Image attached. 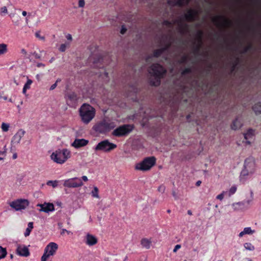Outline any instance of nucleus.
I'll use <instances>...</instances> for the list:
<instances>
[{"mask_svg": "<svg viewBox=\"0 0 261 261\" xmlns=\"http://www.w3.org/2000/svg\"><path fill=\"white\" fill-rule=\"evenodd\" d=\"M69 46V43L62 44L59 48V50L61 52H64L66 49V48Z\"/></svg>", "mask_w": 261, "mask_h": 261, "instance_id": "nucleus-39", "label": "nucleus"}, {"mask_svg": "<svg viewBox=\"0 0 261 261\" xmlns=\"http://www.w3.org/2000/svg\"><path fill=\"white\" fill-rule=\"evenodd\" d=\"M58 245L54 242L49 243L45 248L43 255L41 257V261H51L50 257L55 254Z\"/></svg>", "mask_w": 261, "mask_h": 261, "instance_id": "nucleus-7", "label": "nucleus"}, {"mask_svg": "<svg viewBox=\"0 0 261 261\" xmlns=\"http://www.w3.org/2000/svg\"><path fill=\"white\" fill-rule=\"evenodd\" d=\"M252 48V45L251 44H248L247 46L244 47L243 49V53H246L250 50Z\"/></svg>", "mask_w": 261, "mask_h": 261, "instance_id": "nucleus-46", "label": "nucleus"}, {"mask_svg": "<svg viewBox=\"0 0 261 261\" xmlns=\"http://www.w3.org/2000/svg\"><path fill=\"white\" fill-rule=\"evenodd\" d=\"M61 153L63 155V157L64 158L65 162L67 161L68 159L70 157V152L67 149H64L62 150H61Z\"/></svg>", "mask_w": 261, "mask_h": 261, "instance_id": "nucleus-28", "label": "nucleus"}, {"mask_svg": "<svg viewBox=\"0 0 261 261\" xmlns=\"http://www.w3.org/2000/svg\"><path fill=\"white\" fill-rule=\"evenodd\" d=\"M241 261H252L251 259L249 258H245L242 259Z\"/></svg>", "mask_w": 261, "mask_h": 261, "instance_id": "nucleus-59", "label": "nucleus"}, {"mask_svg": "<svg viewBox=\"0 0 261 261\" xmlns=\"http://www.w3.org/2000/svg\"><path fill=\"white\" fill-rule=\"evenodd\" d=\"M190 0H169L168 4L171 6L182 7L189 4Z\"/></svg>", "mask_w": 261, "mask_h": 261, "instance_id": "nucleus-20", "label": "nucleus"}, {"mask_svg": "<svg viewBox=\"0 0 261 261\" xmlns=\"http://www.w3.org/2000/svg\"><path fill=\"white\" fill-rule=\"evenodd\" d=\"M65 232H67L68 234H71V232L68 230H67L66 229H62V231L61 232V234H64Z\"/></svg>", "mask_w": 261, "mask_h": 261, "instance_id": "nucleus-50", "label": "nucleus"}, {"mask_svg": "<svg viewBox=\"0 0 261 261\" xmlns=\"http://www.w3.org/2000/svg\"><path fill=\"white\" fill-rule=\"evenodd\" d=\"M65 98L67 104L70 106H73L77 101L78 97L77 95L74 92H70L67 93Z\"/></svg>", "mask_w": 261, "mask_h": 261, "instance_id": "nucleus-17", "label": "nucleus"}, {"mask_svg": "<svg viewBox=\"0 0 261 261\" xmlns=\"http://www.w3.org/2000/svg\"><path fill=\"white\" fill-rule=\"evenodd\" d=\"M63 186L67 188H75L83 186V182L81 178L73 177L65 180Z\"/></svg>", "mask_w": 261, "mask_h": 261, "instance_id": "nucleus-9", "label": "nucleus"}, {"mask_svg": "<svg viewBox=\"0 0 261 261\" xmlns=\"http://www.w3.org/2000/svg\"><path fill=\"white\" fill-rule=\"evenodd\" d=\"M133 128L134 126L132 125L124 124L115 129L112 134L113 136L117 137L126 136L130 133Z\"/></svg>", "mask_w": 261, "mask_h": 261, "instance_id": "nucleus-8", "label": "nucleus"}, {"mask_svg": "<svg viewBox=\"0 0 261 261\" xmlns=\"http://www.w3.org/2000/svg\"><path fill=\"white\" fill-rule=\"evenodd\" d=\"M21 53H22L24 55H26L27 54V51L24 49H23V48H22L21 50Z\"/></svg>", "mask_w": 261, "mask_h": 261, "instance_id": "nucleus-61", "label": "nucleus"}, {"mask_svg": "<svg viewBox=\"0 0 261 261\" xmlns=\"http://www.w3.org/2000/svg\"><path fill=\"white\" fill-rule=\"evenodd\" d=\"M32 82H33L31 80L28 79L27 82L24 84L22 89V92L23 94H25L26 93L27 90L30 88V86L32 84Z\"/></svg>", "mask_w": 261, "mask_h": 261, "instance_id": "nucleus-29", "label": "nucleus"}, {"mask_svg": "<svg viewBox=\"0 0 261 261\" xmlns=\"http://www.w3.org/2000/svg\"><path fill=\"white\" fill-rule=\"evenodd\" d=\"M252 109L256 115L261 114V101L255 103Z\"/></svg>", "mask_w": 261, "mask_h": 261, "instance_id": "nucleus-26", "label": "nucleus"}, {"mask_svg": "<svg viewBox=\"0 0 261 261\" xmlns=\"http://www.w3.org/2000/svg\"><path fill=\"white\" fill-rule=\"evenodd\" d=\"M181 248V245H179V244H177L176 245L175 247H174V248L173 250V252H176L177 251V250H178L179 249H180Z\"/></svg>", "mask_w": 261, "mask_h": 261, "instance_id": "nucleus-51", "label": "nucleus"}, {"mask_svg": "<svg viewBox=\"0 0 261 261\" xmlns=\"http://www.w3.org/2000/svg\"><path fill=\"white\" fill-rule=\"evenodd\" d=\"M58 181L57 180H48L46 182L47 186H51L53 188H56L58 186Z\"/></svg>", "mask_w": 261, "mask_h": 261, "instance_id": "nucleus-36", "label": "nucleus"}, {"mask_svg": "<svg viewBox=\"0 0 261 261\" xmlns=\"http://www.w3.org/2000/svg\"><path fill=\"white\" fill-rule=\"evenodd\" d=\"M10 127V125L8 123L3 122L1 125V128L4 132H7L8 131Z\"/></svg>", "mask_w": 261, "mask_h": 261, "instance_id": "nucleus-33", "label": "nucleus"}, {"mask_svg": "<svg viewBox=\"0 0 261 261\" xmlns=\"http://www.w3.org/2000/svg\"><path fill=\"white\" fill-rule=\"evenodd\" d=\"M201 183V181H200V180H198V181H197L196 182V186H199L200 185Z\"/></svg>", "mask_w": 261, "mask_h": 261, "instance_id": "nucleus-64", "label": "nucleus"}, {"mask_svg": "<svg viewBox=\"0 0 261 261\" xmlns=\"http://www.w3.org/2000/svg\"><path fill=\"white\" fill-rule=\"evenodd\" d=\"M33 228V222H30L28 224V227L25 229V231L24 233V236L28 237L30 235L31 231H32V229Z\"/></svg>", "mask_w": 261, "mask_h": 261, "instance_id": "nucleus-27", "label": "nucleus"}, {"mask_svg": "<svg viewBox=\"0 0 261 261\" xmlns=\"http://www.w3.org/2000/svg\"><path fill=\"white\" fill-rule=\"evenodd\" d=\"M245 248L249 251H252L254 249V246L250 243H246L244 244Z\"/></svg>", "mask_w": 261, "mask_h": 261, "instance_id": "nucleus-32", "label": "nucleus"}, {"mask_svg": "<svg viewBox=\"0 0 261 261\" xmlns=\"http://www.w3.org/2000/svg\"><path fill=\"white\" fill-rule=\"evenodd\" d=\"M213 21L217 27L219 28L225 27L229 25L230 21L221 16H217L213 18Z\"/></svg>", "mask_w": 261, "mask_h": 261, "instance_id": "nucleus-11", "label": "nucleus"}, {"mask_svg": "<svg viewBox=\"0 0 261 261\" xmlns=\"http://www.w3.org/2000/svg\"><path fill=\"white\" fill-rule=\"evenodd\" d=\"M37 67H45V65L44 64H43V63H38L37 64Z\"/></svg>", "mask_w": 261, "mask_h": 261, "instance_id": "nucleus-55", "label": "nucleus"}, {"mask_svg": "<svg viewBox=\"0 0 261 261\" xmlns=\"http://www.w3.org/2000/svg\"><path fill=\"white\" fill-rule=\"evenodd\" d=\"M7 253L6 249L2 246H0V259L5 258Z\"/></svg>", "mask_w": 261, "mask_h": 261, "instance_id": "nucleus-31", "label": "nucleus"}, {"mask_svg": "<svg viewBox=\"0 0 261 261\" xmlns=\"http://www.w3.org/2000/svg\"><path fill=\"white\" fill-rule=\"evenodd\" d=\"M35 36L41 39V40H45V37L44 36H41L40 35V33L39 32H36L35 33Z\"/></svg>", "mask_w": 261, "mask_h": 261, "instance_id": "nucleus-48", "label": "nucleus"}, {"mask_svg": "<svg viewBox=\"0 0 261 261\" xmlns=\"http://www.w3.org/2000/svg\"><path fill=\"white\" fill-rule=\"evenodd\" d=\"M61 81V80L60 79H58L56 80V81L55 83H54V84H53V85L50 86V88H49V90H54V89L57 87V85H58V83H60Z\"/></svg>", "mask_w": 261, "mask_h": 261, "instance_id": "nucleus-43", "label": "nucleus"}, {"mask_svg": "<svg viewBox=\"0 0 261 261\" xmlns=\"http://www.w3.org/2000/svg\"><path fill=\"white\" fill-rule=\"evenodd\" d=\"M8 13V10L6 7L4 6L1 8L0 14L2 16H4Z\"/></svg>", "mask_w": 261, "mask_h": 261, "instance_id": "nucleus-42", "label": "nucleus"}, {"mask_svg": "<svg viewBox=\"0 0 261 261\" xmlns=\"http://www.w3.org/2000/svg\"><path fill=\"white\" fill-rule=\"evenodd\" d=\"M29 204L27 200L19 199L16 201H12L10 203V205L11 207L16 211H21L25 208L26 206Z\"/></svg>", "mask_w": 261, "mask_h": 261, "instance_id": "nucleus-10", "label": "nucleus"}, {"mask_svg": "<svg viewBox=\"0 0 261 261\" xmlns=\"http://www.w3.org/2000/svg\"><path fill=\"white\" fill-rule=\"evenodd\" d=\"M25 132L22 129H19L17 132L12 137L11 144L12 145L15 146L18 144L21 141V138L24 136Z\"/></svg>", "mask_w": 261, "mask_h": 261, "instance_id": "nucleus-13", "label": "nucleus"}, {"mask_svg": "<svg viewBox=\"0 0 261 261\" xmlns=\"http://www.w3.org/2000/svg\"><path fill=\"white\" fill-rule=\"evenodd\" d=\"M150 75L149 81L151 85L158 86L160 84L161 79L166 73V70L160 64H153L148 69Z\"/></svg>", "mask_w": 261, "mask_h": 261, "instance_id": "nucleus-2", "label": "nucleus"}, {"mask_svg": "<svg viewBox=\"0 0 261 261\" xmlns=\"http://www.w3.org/2000/svg\"><path fill=\"white\" fill-rule=\"evenodd\" d=\"M22 14L23 16H25L27 15V12L25 11H22Z\"/></svg>", "mask_w": 261, "mask_h": 261, "instance_id": "nucleus-63", "label": "nucleus"}, {"mask_svg": "<svg viewBox=\"0 0 261 261\" xmlns=\"http://www.w3.org/2000/svg\"><path fill=\"white\" fill-rule=\"evenodd\" d=\"M17 153H14L13 155H12V159L13 160H15V159H17Z\"/></svg>", "mask_w": 261, "mask_h": 261, "instance_id": "nucleus-58", "label": "nucleus"}, {"mask_svg": "<svg viewBox=\"0 0 261 261\" xmlns=\"http://www.w3.org/2000/svg\"><path fill=\"white\" fill-rule=\"evenodd\" d=\"M85 243L89 246H93L97 243V239L94 236L88 233L85 238Z\"/></svg>", "mask_w": 261, "mask_h": 261, "instance_id": "nucleus-21", "label": "nucleus"}, {"mask_svg": "<svg viewBox=\"0 0 261 261\" xmlns=\"http://www.w3.org/2000/svg\"><path fill=\"white\" fill-rule=\"evenodd\" d=\"M85 6V1L84 0H80L79 1V7L80 8H83Z\"/></svg>", "mask_w": 261, "mask_h": 261, "instance_id": "nucleus-49", "label": "nucleus"}, {"mask_svg": "<svg viewBox=\"0 0 261 261\" xmlns=\"http://www.w3.org/2000/svg\"><path fill=\"white\" fill-rule=\"evenodd\" d=\"M172 194L175 199H176V200L178 199V197L175 191H172Z\"/></svg>", "mask_w": 261, "mask_h": 261, "instance_id": "nucleus-53", "label": "nucleus"}, {"mask_svg": "<svg viewBox=\"0 0 261 261\" xmlns=\"http://www.w3.org/2000/svg\"><path fill=\"white\" fill-rule=\"evenodd\" d=\"M7 51V45L5 44H0V55L4 54Z\"/></svg>", "mask_w": 261, "mask_h": 261, "instance_id": "nucleus-37", "label": "nucleus"}, {"mask_svg": "<svg viewBox=\"0 0 261 261\" xmlns=\"http://www.w3.org/2000/svg\"><path fill=\"white\" fill-rule=\"evenodd\" d=\"M252 174L250 173V171H247V170L244 168V169L242 170L240 175V181L243 184L245 183L246 179V176L251 175Z\"/></svg>", "mask_w": 261, "mask_h": 261, "instance_id": "nucleus-23", "label": "nucleus"}, {"mask_svg": "<svg viewBox=\"0 0 261 261\" xmlns=\"http://www.w3.org/2000/svg\"><path fill=\"white\" fill-rule=\"evenodd\" d=\"M7 148L5 145L2 150H0V161L3 160L6 156Z\"/></svg>", "mask_w": 261, "mask_h": 261, "instance_id": "nucleus-30", "label": "nucleus"}, {"mask_svg": "<svg viewBox=\"0 0 261 261\" xmlns=\"http://www.w3.org/2000/svg\"><path fill=\"white\" fill-rule=\"evenodd\" d=\"M188 60V56L187 55H184L181 57V58L179 60V63L181 64H186Z\"/></svg>", "mask_w": 261, "mask_h": 261, "instance_id": "nucleus-34", "label": "nucleus"}, {"mask_svg": "<svg viewBox=\"0 0 261 261\" xmlns=\"http://www.w3.org/2000/svg\"><path fill=\"white\" fill-rule=\"evenodd\" d=\"M252 200H248L241 202L233 203L232 204V207L234 211H242L245 209V205L246 203L249 204Z\"/></svg>", "mask_w": 261, "mask_h": 261, "instance_id": "nucleus-18", "label": "nucleus"}, {"mask_svg": "<svg viewBox=\"0 0 261 261\" xmlns=\"http://www.w3.org/2000/svg\"><path fill=\"white\" fill-rule=\"evenodd\" d=\"M254 136V130L251 128L249 129L246 133L244 134V139L246 140V143L248 144H250L248 140L253 138Z\"/></svg>", "mask_w": 261, "mask_h": 261, "instance_id": "nucleus-22", "label": "nucleus"}, {"mask_svg": "<svg viewBox=\"0 0 261 261\" xmlns=\"http://www.w3.org/2000/svg\"><path fill=\"white\" fill-rule=\"evenodd\" d=\"M88 143L89 141L85 139H75L71 146L75 148H79L86 146Z\"/></svg>", "mask_w": 261, "mask_h": 261, "instance_id": "nucleus-19", "label": "nucleus"}, {"mask_svg": "<svg viewBox=\"0 0 261 261\" xmlns=\"http://www.w3.org/2000/svg\"><path fill=\"white\" fill-rule=\"evenodd\" d=\"M115 126L116 124L114 122L110 120L104 119L94 125L93 128L95 132L105 134L110 132Z\"/></svg>", "mask_w": 261, "mask_h": 261, "instance_id": "nucleus-4", "label": "nucleus"}, {"mask_svg": "<svg viewBox=\"0 0 261 261\" xmlns=\"http://www.w3.org/2000/svg\"><path fill=\"white\" fill-rule=\"evenodd\" d=\"M165 189H166V187L164 185H161L158 188V191L159 192L162 193H163L165 191Z\"/></svg>", "mask_w": 261, "mask_h": 261, "instance_id": "nucleus-47", "label": "nucleus"}, {"mask_svg": "<svg viewBox=\"0 0 261 261\" xmlns=\"http://www.w3.org/2000/svg\"><path fill=\"white\" fill-rule=\"evenodd\" d=\"M82 179L84 181H87L88 180V177L85 175L83 176L82 177Z\"/></svg>", "mask_w": 261, "mask_h": 261, "instance_id": "nucleus-57", "label": "nucleus"}, {"mask_svg": "<svg viewBox=\"0 0 261 261\" xmlns=\"http://www.w3.org/2000/svg\"><path fill=\"white\" fill-rule=\"evenodd\" d=\"M117 147V145L111 143L108 139H105L99 142L94 148L95 151L109 152Z\"/></svg>", "mask_w": 261, "mask_h": 261, "instance_id": "nucleus-6", "label": "nucleus"}, {"mask_svg": "<svg viewBox=\"0 0 261 261\" xmlns=\"http://www.w3.org/2000/svg\"><path fill=\"white\" fill-rule=\"evenodd\" d=\"M126 29L124 26H122V28H121V29L120 31V33L122 34H124L126 32Z\"/></svg>", "mask_w": 261, "mask_h": 261, "instance_id": "nucleus-54", "label": "nucleus"}, {"mask_svg": "<svg viewBox=\"0 0 261 261\" xmlns=\"http://www.w3.org/2000/svg\"><path fill=\"white\" fill-rule=\"evenodd\" d=\"M16 252L17 254L21 256L27 257L30 255L28 247L24 245L17 244Z\"/></svg>", "mask_w": 261, "mask_h": 261, "instance_id": "nucleus-15", "label": "nucleus"}, {"mask_svg": "<svg viewBox=\"0 0 261 261\" xmlns=\"http://www.w3.org/2000/svg\"><path fill=\"white\" fill-rule=\"evenodd\" d=\"M66 38L67 40L71 41L72 40V36L70 34H68L66 35Z\"/></svg>", "mask_w": 261, "mask_h": 261, "instance_id": "nucleus-56", "label": "nucleus"}, {"mask_svg": "<svg viewBox=\"0 0 261 261\" xmlns=\"http://www.w3.org/2000/svg\"><path fill=\"white\" fill-rule=\"evenodd\" d=\"M95 114V109L90 105L84 103L80 109V115L85 124L89 123L94 117Z\"/></svg>", "mask_w": 261, "mask_h": 261, "instance_id": "nucleus-3", "label": "nucleus"}, {"mask_svg": "<svg viewBox=\"0 0 261 261\" xmlns=\"http://www.w3.org/2000/svg\"><path fill=\"white\" fill-rule=\"evenodd\" d=\"M55 60V58L54 57H52L49 61V62L51 63L52 62H54V61Z\"/></svg>", "mask_w": 261, "mask_h": 261, "instance_id": "nucleus-62", "label": "nucleus"}, {"mask_svg": "<svg viewBox=\"0 0 261 261\" xmlns=\"http://www.w3.org/2000/svg\"><path fill=\"white\" fill-rule=\"evenodd\" d=\"M156 162V159L154 156L145 158L141 162L137 164L135 169L140 171H147L153 166Z\"/></svg>", "mask_w": 261, "mask_h": 261, "instance_id": "nucleus-5", "label": "nucleus"}, {"mask_svg": "<svg viewBox=\"0 0 261 261\" xmlns=\"http://www.w3.org/2000/svg\"><path fill=\"white\" fill-rule=\"evenodd\" d=\"M242 126V122L238 118L236 119L232 122L231 126V128L234 130L239 129Z\"/></svg>", "mask_w": 261, "mask_h": 261, "instance_id": "nucleus-24", "label": "nucleus"}, {"mask_svg": "<svg viewBox=\"0 0 261 261\" xmlns=\"http://www.w3.org/2000/svg\"><path fill=\"white\" fill-rule=\"evenodd\" d=\"M244 234H245V233L244 232V231H242L241 232H240V233L239 234V236L240 237H242Z\"/></svg>", "mask_w": 261, "mask_h": 261, "instance_id": "nucleus-60", "label": "nucleus"}, {"mask_svg": "<svg viewBox=\"0 0 261 261\" xmlns=\"http://www.w3.org/2000/svg\"><path fill=\"white\" fill-rule=\"evenodd\" d=\"M37 206L40 207L41 208L39 210L40 212H43L48 213L50 212L55 211L54 205L51 203L44 202L43 204H38Z\"/></svg>", "mask_w": 261, "mask_h": 261, "instance_id": "nucleus-16", "label": "nucleus"}, {"mask_svg": "<svg viewBox=\"0 0 261 261\" xmlns=\"http://www.w3.org/2000/svg\"><path fill=\"white\" fill-rule=\"evenodd\" d=\"M237 189V188L236 186H232L229 190L228 196H231L232 195L236 193Z\"/></svg>", "mask_w": 261, "mask_h": 261, "instance_id": "nucleus-38", "label": "nucleus"}, {"mask_svg": "<svg viewBox=\"0 0 261 261\" xmlns=\"http://www.w3.org/2000/svg\"><path fill=\"white\" fill-rule=\"evenodd\" d=\"M244 232L245 233V234H252L253 233L254 231V230H252L251 228V227H245L244 230Z\"/></svg>", "mask_w": 261, "mask_h": 261, "instance_id": "nucleus-40", "label": "nucleus"}, {"mask_svg": "<svg viewBox=\"0 0 261 261\" xmlns=\"http://www.w3.org/2000/svg\"><path fill=\"white\" fill-rule=\"evenodd\" d=\"M198 12L194 9H189L184 15L179 16L178 18L172 21L165 20L163 25L167 27L170 29V33L166 35H163L160 40V43L163 45L161 48L154 51L153 55L150 58H157L160 57L164 53L168 51L172 43L174 41V38L172 35V30L174 25H177V30L180 34L184 35L188 32L189 25L184 21L185 19L188 21H193L196 19Z\"/></svg>", "mask_w": 261, "mask_h": 261, "instance_id": "nucleus-1", "label": "nucleus"}, {"mask_svg": "<svg viewBox=\"0 0 261 261\" xmlns=\"http://www.w3.org/2000/svg\"><path fill=\"white\" fill-rule=\"evenodd\" d=\"M92 196L95 198H99L98 189L96 187H94L93 190L91 192Z\"/></svg>", "mask_w": 261, "mask_h": 261, "instance_id": "nucleus-35", "label": "nucleus"}, {"mask_svg": "<svg viewBox=\"0 0 261 261\" xmlns=\"http://www.w3.org/2000/svg\"><path fill=\"white\" fill-rule=\"evenodd\" d=\"M192 72V69L191 68H186L181 72V76H184L186 74L190 73Z\"/></svg>", "mask_w": 261, "mask_h": 261, "instance_id": "nucleus-41", "label": "nucleus"}, {"mask_svg": "<svg viewBox=\"0 0 261 261\" xmlns=\"http://www.w3.org/2000/svg\"><path fill=\"white\" fill-rule=\"evenodd\" d=\"M50 158L52 160L58 164H62L65 162V161L63 157V155L61 153V150H59L53 152L51 154Z\"/></svg>", "mask_w": 261, "mask_h": 261, "instance_id": "nucleus-14", "label": "nucleus"}, {"mask_svg": "<svg viewBox=\"0 0 261 261\" xmlns=\"http://www.w3.org/2000/svg\"><path fill=\"white\" fill-rule=\"evenodd\" d=\"M203 35V32L202 31H198L197 33V39L201 42L202 40V37Z\"/></svg>", "mask_w": 261, "mask_h": 261, "instance_id": "nucleus-44", "label": "nucleus"}, {"mask_svg": "<svg viewBox=\"0 0 261 261\" xmlns=\"http://www.w3.org/2000/svg\"><path fill=\"white\" fill-rule=\"evenodd\" d=\"M141 244L142 247L148 249L150 248L151 241L148 239L144 238L141 240Z\"/></svg>", "mask_w": 261, "mask_h": 261, "instance_id": "nucleus-25", "label": "nucleus"}, {"mask_svg": "<svg viewBox=\"0 0 261 261\" xmlns=\"http://www.w3.org/2000/svg\"><path fill=\"white\" fill-rule=\"evenodd\" d=\"M244 168L253 174L255 171V162L252 158L246 159L244 162Z\"/></svg>", "mask_w": 261, "mask_h": 261, "instance_id": "nucleus-12", "label": "nucleus"}, {"mask_svg": "<svg viewBox=\"0 0 261 261\" xmlns=\"http://www.w3.org/2000/svg\"><path fill=\"white\" fill-rule=\"evenodd\" d=\"M33 55L35 57L36 59H39L41 58V56L37 54L36 52H34L33 53Z\"/></svg>", "mask_w": 261, "mask_h": 261, "instance_id": "nucleus-52", "label": "nucleus"}, {"mask_svg": "<svg viewBox=\"0 0 261 261\" xmlns=\"http://www.w3.org/2000/svg\"><path fill=\"white\" fill-rule=\"evenodd\" d=\"M226 193V192L223 191L221 194H219L217 196L216 198L220 200H223L224 197V194Z\"/></svg>", "mask_w": 261, "mask_h": 261, "instance_id": "nucleus-45", "label": "nucleus"}]
</instances>
